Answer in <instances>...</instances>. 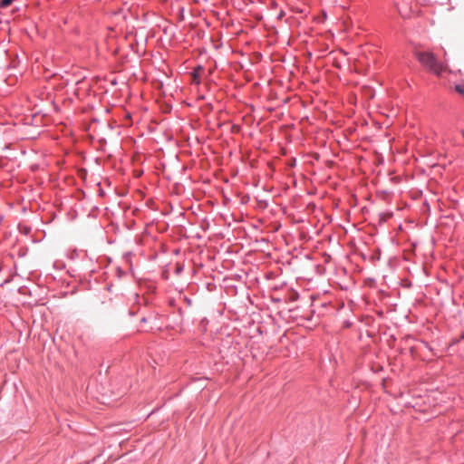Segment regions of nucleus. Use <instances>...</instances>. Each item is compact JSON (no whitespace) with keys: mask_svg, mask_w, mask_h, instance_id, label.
<instances>
[{"mask_svg":"<svg viewBox=\"0 0 464 464\" xmlns=\"http://www.w3.org/2000/svg\"><path fill=\"white\" fill-rule=\"evenodd\" d=\"M146 322H147V318H146V317H142V318L140 319V323H146Z\"/></svg>","mask_w":464,"mask_h":464,"instance_id":"5","label":"nucleus"},{"mask_svg":"<svg viewBox=\"0 0 464 464\" xmlns=\"http://www.w3.org/2000/svg\"><path fill=\"white\" fill-rule=\"evenodd\" d=\"M271 5L272 7L276 8L277 6V4L276 1H272Z\"/></svg>","mask_w":464,"mask_h":464,"instance_id":"4","label":"nucleus"},{"mask_svg":"<svg viewBox=\"0 0 464 464\" xmlns=\"http://www.w3.org/2000/svg\"><path fill=\"white\" fill-rule=\"evenodd\" d=\"M30 231L29 227H24V233L27 234Z\"/></svg>","mask_w":464,"mask_h":464,"instance_id":"6","label":"nucleus"},{"mask_svg":"<svg viewBox=\"0 0 464 464\" xmlns=\"http://www.w3.org/2000/svg\"><path fill=\"white\" fill-rule=\"evenodd\" d=\"M13 1L14 0H1L0 1V7L1 8L8 7L13 3Z\"/></svg>","mask_w":464,"mask_h":464,"instance_id":"3","label":"nucleus"},{"mask_svg":"<svg viewBox=\"0 0 464 464\" xmlns=\"http://www.w3.org/2000/svg\"><path fill=\"white\" fill-rule=\"evenodd\" d=\"M461 134L464 137V130H461Z\"/></svg>","mask_w":464,"mask_h":464,"instance_id":"9","label":"nucleus"},{"mask_svg":"<svg viewBox=\"0 0 464 464\" xmlns=\"http://www.w3.org/2000/svg\"><path fill=\"white\" fill-rule=\"evenodd\" d=\"M455 90L457 92L464 96V82L460 84H457L455 86Z\"/></svg>","mask_w":464,"mask_h":464,"instance_id":"2","label":"nucleus"},{"mask_svg":"<svg viewBox=\"0 0 464 464\" xmlns=\"http://www.w3.org/2000/svg\"><path fill=\"white\" fill-rule=\"evenodd\" d=\"M418 62L429 71L440 74L443 69L441 63L431 52L416 51L414 53Z\"/></svg>","mask_w":464,"mask_h":464,"instance_id":"1","label":"nucleus"},{"mask_svg":"<svg viewBox=\"0 0 464 464\" xmlns=\"http://www.w3.org/2000/svg\"><path fill=\"white\" fill-rule=\"evenodd\" d=\"M180 271H182V267H181V266H179V267H178V268H177V273H178V274H179Z\"/></svg>","mask_w":464,"mask_h":464,"instance_id":"7","label":"nucleus"},{"mask_svg":"<svg viewBox=\"0 0 464 464\" xmlns=\"http://www.w3.org/2000/svg\"><path fill=\"white\" fill-rule=\"evenodd\" d=\"M283 15H284V14H283V12H281L278 17L281 18Z\"/></svg>","mask_w":464,"mask_h":464,"instance_id":"8","label":"nucleus"}]
</instances>
